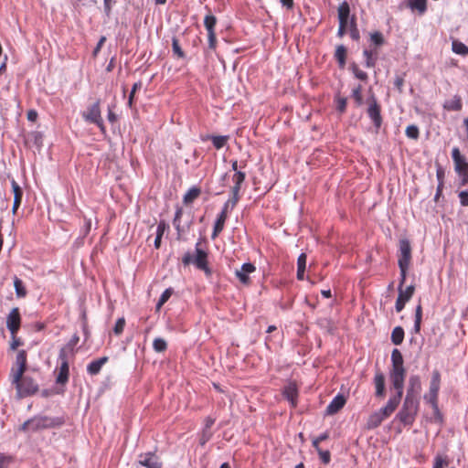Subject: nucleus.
<instances>
[{"instance_id": "nucleus-1", "label": "nucleus", "mask_w": 468, "mask_h": 468, "mask_svg": "<svg viewBox=\"0 0 468 468\" xmlns=\"http://www.w3.org/2000/svg\"><path fill=\"white\" fill-rule=\"evenodd\" d=\"M63 424V419L60 417L35 416L25 421L19 428L22 431L36 432L41 430L59 427Z\"/></svg>"}, {"instance_id": "nucleus-2", "label": "nucleus", "mask_w": 468, "mask_h": 468, "mask_svg": "<svg viewBox=\"0 0 468 468\" xmlns=\"http://www.w3.org/2000/svg\"><path fill=\"white\" fill-rule=\"evenodd\" d=\"M195 255L190 252L185 253L182 262L185 266L193 263L198 270L203 271L207 276L211 275V270L208 267L207 252L200 248V242H197L195 246Z\"/></svg>"}, {"instance_id": "nucleus-3", "label": "nucleus", "mask_w": 468, "mask_h": 468, "mask_svg": "<svg viewBox=\"0 0 468 468\" xmlns=\"http://www.w3.org/2000/svg\"><path fill=\"white\" fill-rule=\"evenodd\" d=\"M418 399L405 397L403 406L398 413L399 420L404 424H411L418 410Z\"/></svg>"}, {"instance_id": "nucleus-4", "label": "nucleus", "mask_w": 468, "mask_h": 468, "mask_svg": "<svg viewBox=\"0 0 468 468\" xmlns=\"http://www.w3.org/2000/svg\"><path fill=\"white\" fill-rule=\"evenodd\" d=\"M85 122L96 124L101 132H105V127L101 113L100 100L90 105L85 112L81 113Z\"/></svg>"}, {"instance_id": "nucleus-5", "label": "nucleus", "mask_w": 468, "mask_h": 468, "mask_svg": "<svg viewBox=\"0 0 468 468\" xmlns=\"http://www.w3.org/2000/svg\"><path fill=\"white\" fill-rule=\"evenodd\" d=\"M405 374V368H391L389 373L392 387L396 390L394 396H399V398H402L403 395Z\"/></svg>"}, {"instance_id": "nucleus-6", "label": "nucleus", "mask_w": 468, "mask_h": 468, "mask_svg": "<svg viewBox=\"0 0 468 468\" xmlns=\"http://www.w3.org/2000/svg\"><path fill=\"white\" fill-rule=\"evenodd\" d=\"M58 361L60 363L58 373L56 378V382L58 384H66L69 380V361H68V353L66 347H62L59 350L58 354Z\"/></svg>"}, {"instance_id": "nucleus-7", "label": "nucleus", "mask_w": 468, "mask_h": 468, "mask_svg": "<svg viewBox=\"0 0 468 468\" xmlns=\"http://www.w3.org/2000/svg\"><path fill=\"white\" fill-rule=\"evenodd\" d=\"M16 368L11 370V382H17L27 369V352L25 350H19L16 357Z\"/></svg>"}, {"instance_id": "nucleus-8", "label": "nucleus", "mask_w": 468, "mask_h": 468, "mask_svg": "<svg viewBox=\"0 0 468 468\" xmlns=\"http://www.w3.org/2000/svg\"><path fill=\"white\" fill-rule=\"evenodd\" d=\"M20 397L34 394L37 391V386L31 378H20L17 382H12Z\"/></svg>"}, {"instance_id": "nucleus-9", "label": "nucleus", "mask_w": 468, "mask_h": 468, "mask_svg": "<svg viewBox=\"0 0 468 468\" xmlns=\"http://www.w3.org/2000/svg\"><path fill=\"white\" fill-rule=\"evenodd\" d=\"M441 376L438 371L432 373L430 383L429 394L425 396L426 400L432 406L437 407L438 393L440 390Z\"/></svg>"}, {"instance_id": "nucleus-10", "label": "nucleus", "mask_w": 468, "mask_h": 468, "mask_svg": "<svg viewBox=\"0 0 468 468\" xmlns=\"http://www.w3.org/2000/svg\"><path fill=\"white\" fill-rule=\"evenodd\" d=\"M229 207L233 208L232 207V198L229 199L224 204L221 212L218 214V218H217V219L215 221V224H214L212 239L217 238L218 235L223 230L224 225H225V221H226V219L228 218V211H229Z\"/></svg>"}, {"instance_id": "nucleus-11", "label": "nucleus", "mask_w": 468, "mask_h": 468, "mask_svg": "<svg viewBox=\"0 0 468 468\" xmlns=\"http://www.w3.org/2000/svg\"><path fill=\"white\" fill-rule=\"evenodd\" d=\"M411 260V246L407 239L399 240V265H410Z\"/></svg>"}, {"instance_id": "nucleus-12", "label": "nucleus", "mask_w": 468, "mask_h": 468, "mask_svg": "<svg viewBox=\"0 0 468 468\" xmlns=\"http://www.w3.org/2000/svg\"><path fill=\"white\" fill-rule=\"evenodd\" d=\"M245 173L244 172H236L232 176V181L234 183V186L231 189L232 194V207L236 206L239 199V190L241 187L242 183L245 180Z\"/></svg>"}, {"instance_id": "nucleus-13", "label": "nucleus", "mask_w": 468, "mask_h": 468, "mask_svg": "<svg viewBox=\"0 0 468 468\" xmlns=\"http://www.w3.org/2000/svg\"><path fill=\"white\" fill-rule=\"evenodd\" d=\"M6 327L14 336L20 327V314L18 308H13L6 318Z\"/></svg>"}, {"instance_id": "nucleus-14", "label": "nucleus", "mask_w": 468, "mask_h": 468, "mask_svg": "<svg viewBox=\"0 0 468 468\" xmlns=\"http://www.w3.org/2000/svg\"><path fill=\"white\" fill-rule=\"evenodd\" d=\"M421 390L420 378L417 375L410 376L409 378V385L407 388L406 397L410 399H417Z\"/></svg>"}, {"instance_id": "nucleus-15", "label": "nucleus", "mask_w": 468, "mask_h": 468, "mask_svg": "<svg viewBox=\"0 0 468 468\" xmlns=\"http://www.w3.org/2000/svg\"><path fill=\"white\" fill-rule=\"evenodd\" d=\"M400 400L401 398H399V396H392L388 400L386 406L377 411L381 415V417L384 420H386L395 411Z\"/></svg>"}, {"instance_id": "nucleus-16", "label": "nucleus", "mask_w": 468, "mask_h": 468, "mask_svg": "<svg viewBox=\"0 0 468 468\" xmlns=\"http://www.w3.org/2000/svg\"><path fill=\"white\" fill-rule=\"evenodd\" d=\"M367 114L369 118L372 120L375 127L378 129L381 126L382 118L380 115V108L377 103L375 98H372V102L369 104V107L367 109Z\"/></svg>"}, {"instance_id": "nucleus-17", "label": "nucleus", "mask_w": 468, "mask_h": 468, "mask_svg": "<svg viewBox=\"0 0 468 468\" xmlns=\"http://www.w3.org/2000/svg\"><path fill=\"white\" fill-rule=\"evenodd\" d=\"M139 463L147 468H160L161 463L158 457L153 452H146L139 455Z\"/></svg>"}, {"instance_id": "nucleus-18", "label": "nucleus", "mask_w": 468, "mask_h": 468, "mask_svg": "<svg viewBox=\"0 0 468 468\" xmlns=\"http://www.w3.org/2000/svg\"><path fill=\"white\" fill-rule=\"evenodd\" d=\"M256 270L255 266L250 262L243 263L239 270H237L235 274L239 282L243 284H247L250 282L249 275L254 272Z\"/></svg>"}, {"instance_id": "nucleus-19", "label": "nucleus", "mask_w": 468, "mask_h": 468, "mask_svg": "<svg viewBox=\"0 0 468 468\" xmlns=\"http://www.w3.org/2000/svg\"><path fill=\"white\" fill-rule=\"evenodd\" d=\"M346 401L345 396L341 394L336 395L326 407L325 413L327 415L337 413L345 406Z\"/></svg>"}, {"instance_id": "nucleus-20", "label": "nucleus", "mask_w": 468, "mask_h": 468, "mask_svg": "<svg viewBox=\"0 0 468 468\" xmlns=\"http://www.w3.org/2000/svg\"><path fill=\"white\" fill-rule=\"evenodd\" d=\"M11 186L14 193V203L12 211L14 214H16L22 202L23 190L14 179H12L11 181Z\"/></svg>"}, {"instance_id": "nucleus-21", "label": "nucleus", "mask_w": 468, "mask_h": 468, "mask_svg": "<svg viewBox=\"0 0 468 468\" xmlns=\"http://www.w3.org/2000/svg\"><path fill=\"white\" fill-rule=\"evenodd\" d=\"M374 385L376 388V397L383 398L385 396V376L382 372H376L374 377Z\"/></svg>"}, {"instance_id": "nucleus-22", "label": "nucleus", "mask_w": 468, "mask_h": 468, "mask_svg": "<svg viewBox=\"0 0 468 468\" xmlns=\"http://www.w3.org/2000/svg\"><path fill=\"white\" fill-rule=\"evenodd\" d=\"M107 361H108L107 356H102L96 360L91 361L87 366L88 374H90V376L98 375L100 373V371L101 370V367L107 363Z\"/></svg>"}, {"instance_id": "nucleus-23", "label": "nucleus", "mask_w": 468, "mask_h": 468, "mask_svg": "<svg viewBox=\"0 0 468 468\" xmlns=\"http://www.w3.org/2000/svg\"><path fill=\"white\" fill-rule=\"evenodd\" d=\"M454 171L460 177V186H466L468 184V163L464 162L463 164L455 165Z\"/></svg>"}, {"instance_id": "nucleus-24", "label": "nucleus", "mask_w": 468, "mask_h": 468, "mask_svg": "<svg viewBox=\"0 0 468 468\" xmlns=\"http://www.w3.org/2000/svg\"><path fill=\"white\" fill-rule=\"evenodd\" d=\"M443 108L447 111H461L463 108L461 97L459 95H454L452 99L445 101Z\"/></svg>"}, {"instance_id": "nucleus-25", "label": "nucleus", "mask_w": 468, "mask_h": 468, "mask_svg": "<svg viewBox=\"0 0 468 468\" xmlns=\"http://www.w3.org/2000/svg\"><path fill=\"white\" fill-rule=\"evenodd\" d=\"M407 6L412 11L423 15L427 10V0H406Z\"/></svg>"}, {"instance_id": "nucleus-26", "label": "nucleus", "mask_w": 468, "mask_h": 468, "mask_svg": "<svg viewBox=\"0 0 468 468\" xmlns=\"http://www.w3.org/2000/svg\"><path fill=\"white\" fill-rule=\"evenodd\" d=\"M363 56L365 58V66L367 68H374L378 59V49H365L363 51Z\"/></svg>"}, {"instance_id": "nucleus-27", "label": "nucleus", "mask_w": 468, "mask_h": 468, "mask_svg": "<svg viewBox=\"0 0 468 468\" xmlns=\"http://www.w3.org/2000/svg\"><path fill=\"white\" fill-rule=\"evenodd\" d=\"M350 15V8L346 2L342 3L338 7L339 25L347 26Z\"/></svg>"}, {"instance_id": "nucleus-28", "label": "nucleus", "mask_w": 468, "mask_h": 468, "mask_svg": "<svg viewBox=\"0 0 468 468\" xmlns=\"http://www.w3.org/2000/svg\"><path fill=\"white\" fill-rule=\"evenodd\" d=\"M282 395L291 402L292 407L296 406L297 388L294 384L287 385L282 391Z\"/></svg>"}, {"instance_id": "nucleus-29", "label": "nucleus", "mask_w": 468, "mask_h": 468, "mask_svg": "<svg viewBox=\"0 0 468 468\" xmlns=\"http://www.w3.org/2000/svg\"><path fill=\"white\" fill-rule=\"evenodd\" d=\"M383 420L384 419L381 417V415L378 411H375L368 417L367 421V428L368 430L376 429L381 424Z\"/></svg>"}, {"instance_id": "nucleus-30", "label": "nucleus", "mask_w": 468, "mask_h": 468, "mask_svg": "<svg viewBox=\"0 0 468 468\" xmlns=\"http://www.w3.org/2000/svg\"><path fill=\"white\" fill-rule=\"evenodd\" d=\"M391 363H392V368H404L403 366V356L402 354L399 349H393L391 353Z\"/></svg>"}, {"instance_id": "nucleus-31", "label": "nucleus", "mask_w": 468, "mask_h": 468, "mask_svg": "<svg viewBox=\"0 0 468 468\" xmlns=\"http://www.w3.org/2000/svg\"><path fill=\"white\" fill-rule=\"evenodd\" d=\"M421 321H422V307L420 304H418L415 309V319H414V325L412 328V333H414V334L420 333Z\"/></svg>"}, {"instance_id": "nucleus-32", "label": "nucleus", "mask_w": 468, "mask_h": 468, "mask_svg": "<svg viewBox=\"0 0 468 468\" xmlns=\"http://www.w3.org/2000/svg\"><path fill=\"white\" fill-rule=\"evenodd\" d=\"M335 58L338 61L339 67L343 69L346 65V48H345V46L339 45L336 47Z\"/></svg>"}, {"instance_id": "nucleus-33", "label": "nucleus", "mask_w": 468, "mask_h": 468, "mask_svg": "<svg viewBox=\"0 0 468 468\" xmlns=\"http://www.w3.org/2000/svg\"><path fill=\"white\" fill-rule=\"evenodd\" d=\"M306 267V255L304 253L300 254L297 259V279L303 280L304 271Z\"/></svg>"}, {"instance_id": "nucleus-34", "label": "nucleus", "mask_w": 468, "mask_h": 468, "mask_svg": "<svg viewBox=\"0 0 468 468\" xmlns=\"http://www.w3.org/2000/svg\"><path fill=\"white\" fill-rule=\"evenodd\" d=\"M399 298H402V300L409 302L410 298L412 297L415 287L413 285H409L405 289H403V286H399Z\"/></svg>"}, {"instance_id": "nucleus-35", "label": "nucleus", "mask_w": 468, "mask_h": 468, "mask_svg": "<svg viewBox=\"0 0 468 468\" xmlns=\"http://www.w3.org/2000/svg\"><path fill=\"white\" fill-rule=\"evenodd\" d=\"M404 330L401 326H396L391 333V341L394 345L399 346L403 342Z\"/></svg>"}, {"instance_id": "nucleus-36", "label": "nucleus", "mask_w": 468, "mask_h": 468, "mask_svg": "<svg viewBox=\"0 0 468 468\" xmlns=\"http://www.w3.org/2000/svg\"><path fill=\"white\" fill-rule=\"evenodd\" d=\"M200 195V189L197 186H193L188 189V191L184 196V203L190 204L192 203L198 196Z\"/></svg>"}, {"instance_id": "nucleus-37", "label": "nucleus", "mask_w": 468, "mask_h": 468, "mask_svg": "<svg viewBox=\"0 0 468 468\" xmlns=\"http://www.w3.org/2000/svg\"><path fill=\"white\" fill-rule=\"evenodd\" d=\"M452 49L454 53H456L458 55H462V56L468 55V47L461 41L453 40L452 43Z\"/></svg>"}, {"instance_id": "nucleus-38", "label": "nucleus", "mask_w": 468, "mask_h": 468, "mask_svg": "<svg viewBox=\"0 0 468 468\" xmlns=\"http://www.w3.org/2000/svg\"><path fill=\"white\" fill-rule=\"evenodd\" d=\"M217 24V18L213 15H207L204 18V26L207 33L215 32V26Z\"/></svg>"}, {"instance_id": "nucleus-39", "label": "nucleus", "mask_w": 468, "mask_h": 468, "mask_svg": "<svg viewBox=\"0 0 468 468\" xmlns=\"http://www.w3.org/2000/svg\"><path fill=\"white\" fill-rule=\"evenodd\" d=\"M14 287L16 293L18 297H24L27 294L26 288L23 285V282L18 279L17 277H15L14 279Z\"/></svg>"}, {"instance_id": "nucleus-40", "label": "nucleus", "mask_w": 468, "mask_h": 468, "mask_svg": "<svg viewBox=\"0 0 468 468\" xmlns=\"http://www.w3.org/2000/svg\"><path fill=\"white\" fill-rule=\"evenodd\" d=\"M172 50L175 56L177 58H185V52L180 47L179 41L176 37L172 38Z\"/></svg>"}, {"instance_id": "nucleus-41", "label": "nucleus", "mask_w": 468, "mask_h": 468, "mask_svg": "<svg viewBox=\"0 0 468 468\" xmlns=\"http://www.w3.org/2000/svg\"><path fill=\"white\" fill-rule=\"evenodd\" d=\"M167 347V344L165 339L157 337L153 342V348L155 352H164Z\"/></svg>"}, {"instance_id": "nucleus-42", "label": "nucleus", "mask_w": 468, "mask_h": 468, "mask_svg": "<svg viewBox=\"0 0 468 468\" xmlns=\"http://www.w3.org/2000/svg\"><path fill=\"white\" fill-rule=\"evenodd\" d=\"M228 139V136L223 135L211 136L212 144L216 149H221L227 144Z\"/></svg>"}, {"instance_id": "nucleus-43", "label": "nucleus", "mask_w": 468, "mask_h": 468, "mask_svg": "<svg viewBox=\"0 0 468 468\" xmlns=\"http://www.w3.org/2000/svg\"><path fill=\"white\" fill-rule=\"evenodd\" d=\"M172 293L173 290L171 288H168L163 292L156 304L157 310H159L168 301Z\"/></svg>"}, {"instance_id": "nucleus-44", "label": "nucleus", "mask_w": 468, "mask_h": 468, "mask_svg": "<svg viewBox=\"0 0 468 468\" xmlns=\"http://www.w3.org/2000/svg\"><path fill=\"white\" fill-rule=\"evenodd\" d=\"M370 40L376 46H382L385 42L384 37L381 32L376 31L370 34Z\"/></svg>"}, {"instance_id": "nucleus-45", "label": "nucleus", "mask_w": 468, "mask_h": 468, "mask_svg": "<svg viewBox=\"0 0 468 468\" xmlns=\"http://www.w3.org/2000/svg\"><path fill=\"white\" fill-rule=\"evenodd\" d=\"M405 133H406L407 137H409L410 139L417 140L420 135V131H419L418 126L411 124L406 128Z\"/></svg>"}, {"instance_id": "nucleus-46", "label": "nucleus", "mask_w": 468, "mask_h": 468, "mask_svg": "<svg viewBox=\"0 0 468 468\" xmlns=\"http://www.w3.org/2000/svg\"><path fill=\"white\" fill-rule=\"evenodd\" d=\"M452 158L453 160L454 166L466 162L465 158L461 154L458 147H454L452 150Z\"/></svg>"}, {"instance_id": "nucleus-47", "label": "nucleus", "mask_w": 468, "mask_h": 468, "mask_svg": "<svg viewBox=\"0 0 468 468\" xmlns=\"http://www.w3.org/2000/svg\"><path fill=\"white\" fill-rule=\"evenodd\" d=\"M361 92H362L361 85H357V87L354 88L352 90V97L357 105H361L363 103V97H362Z\"/></svg>"}, {"instance_id": "nucleus-48", "label": "nucleus", "mask_w": 468, "mask_h": 468, "mask_svg": "<svg viewBox=\"0 0 468 468\" xmlns=\"http://www.w3.org/2000/svg\"><path fill=\"white\" fill-rule=\"evenodd\" d=\"M351 70L354 73L355 77L357 78L360 80H367V74L361 70L356 64H353L351 66Z\"/></svg>"}, {"instance_id": "nucleus-49", "label": "nucleus", "mask_w": 468, "mask_h": 468, "mask_svg": "<svg viewBox=\"0 0 468 468\" xmlns=\"http://www.w3.org/2000/svg\"><path fill=\"white\" fill-rule=\"evenodd\" d=\"M319 454L320 460L323 463L327 464L331 461V454L328 451H324L321 448L315 449Z\"/></svg>"}, {"instance_id": "nucleus-50", "label": "nucleus", "mask_w": 468, "mask_h": 468, "mask_svg": "<svg viewBox=\"0 0 468 468\" xmlns=\"http://www.w3.org/2000/svg\"><path fill=\"white\" fill-rule=\"evenodd\" d=\"M350 37L354 40H358L360 37L359 31L356 27V21L354 18L351 19V23H350Z\"/></svg>"}, {"instance_id": "nucleus-51", "label": "nucleus", "mask_w": 468, "mask_h": 468, "mask_svg": "<svg viewBox=\"0 0 468 468\" xmlns=\"http://www.w3.org/2000/svg\"><path fill=\"white\" fill-rule=\"evenodd\" d=\"M329 437L328 432H324L320 434L318 437L313 439L312 445L314 449H319V443L323 441L327 440Z\"/></svg>"}, {"instance_id": "nucleus-52", "label": "nucleus", "mask_w": 468, "mask_h": 468, "mask_svg": "<svg viewBox=\"0 0 468 468\" xmlns=\"http://www.w3.org/2000/svg\"><path fill=\"white\" fill-rule=\"evenodd\" d=\"M124 325H125V320L123 317H121L119 318L116 323H115V325L113 327V332L116 334V335H120L122 333L123 329H124Z\"/></svg>"}, {"instance_id": "nucleus-53", "label": "nucleus", "mask_w": 468, "mask_h": 468, "mask_svg": "<svg viewBox=\"0 0 468 468\" xmlns=\"http://www.w3.org/2000/svg\"><path fill=\"white\" fill-rule=\"evenodd\" d=\"M183 214V209L181 207H177L175 213V218L173 220L174 227L179 231L180 229V219Z\"/></svg>"}, {"instance_id": "nucleus-54", "label": "nucleus", "mask_w": 468, "mask_h": 468, "mask_svg": "<svg viewBox=\"0 0 468 468\" xmlns=\"http://www.w3.org/2000/svg\"><path fill=\"white\" fill-rule=\"evenodd\" d=\"M13 462V457L0 453V468H7L8 464Z\"/></svg>"}, {"instance_id": "nucleus-55", "label": "nucleus", "mask_w": 468, "mask_h": 468, "mask_svg": "<svg viewBox=\"0 0 468 468\" xmlns=\"http://www.w3.org/2000/svg\"><path fill=\"white\" fill-rule=\"evenodd\" d=\"M448 462L445 458L441 455H437L434 459V463L432 468H442L443 465H447Z\"/></svg>"}, {"instance_id": "nucleus-56", "label": "nucleus", "mask_w": 468, "mask_h": 468, "mask_svg": "<svg viewBox=\"0 0 468 468\" xmlns=\"http://www.w3.org/2000/svg\"><path fill=\"white\" fill-rule=\"evenodd\" d=\"M399 270H400V280H399V286H403L405 281H406V276H407V271L410 267V265H399Z\"/></svg>"}, {"instance_id": "nucleus-57", "label": "nucleus", "mask_w": 468, "mask_h": 468, "mask_svg": "<svg viewBox=\"0 0 468 468\" xmlns=\"http://www.w3.org/2000/svg\"><path fill=\"white\" fill-rule=\"evenodd\" d=\"M212 437V431L208 430H203L200 437V444L205 445Z\"/></svg>"}, {"instance_id": "nucleus-58", "label": "nucleus", "mask_w": 468, "mask_h": 468, "mask_svg": "<svg viewBox=\"0 0 468 468\" xmlns=\"http://www.w3.org/2000/svg\"><path fill=\"white\" fill-rule=\"evenodd\" d=\"M168 229L165 220H161L156 228V236L163 237L165 231Z\"/></svg>"}, {"instance_id": "nucleus-59", "label": "nucleus", "mask_w": 468, "mask_h": 468, "mask_svg": "<svg viewBox=\"0 0 468 468\" xmlns=\"http://www.w3.org/2000/svg\"><path fill=\"white\" fill-rule=\"evenodd\" d=\"M207 38H208V47H209V48L215 49L216 48V45H217L216 33L215 32L207 33Z\"/></svg>"}, {"instance_id": "nucleus-60", "label": "nucleus", "mask_w": 468, "mask_h": 468, "mask_svg": "<svg viewBox=\"0 0 468 468\" xmlns=\"http://www.w3.org/2000/svg\"><path fill=\"white\" fill-rule=\"evenodd\" d=\"M141 88V82H136L133 85V88H132V90L130 92V95H129V100H128V105L131 107L132 104H133V96H134V93L135 91Z\"/></svg>"}, {"instance_id": "nucleus-61", "label": "nucleus", "mask_w": 468, "mask_h": 468, "mask_svg": "<svg viewBox=\"0 0 468 468\" xmlns=\"http://www.w3.org/2000/svg\"><path fill=\"white\" fill-rule=\"evenodd\" d=\"M458 196L461 205L468 207V191H461Z\"/></svg>"}, {"instance_id": "nucleus-62", "label": "nucleus", "mask_w": 468, "mask_h": 468, "mask_svg": "<svg viewBox=\"0 0 468 468\" xmlns=\"http://www.w3.org/2000/svg\"><path fill=\"white\" fill-rule=\"evenodd\" d=\"M444 175L445 173L443 168L441 165H438L436 170V177L438 180V184H441V182L444 184Z\"/></svg>"}, {"instance_id": "nucleus-63", "label": "nucleus", "mask_w": 468, "mask_h": 468, "mask_svg": "<svg viewBox=\"0 0 468 468\" xmlns=\"http://www.w3.org/2000/svg\"><path fill=\"white\" fill-rule=\"evenodd\" d=\"M406 303L407 302L402 300V298L398 297L397 301H396V303H395L396 311L398 313H400L404 309Z\"/></svg>"}, {"instance_id": "nucleus-64", "label": "nucleus", "mask_w": 468, "mask_h": 468, "mask_svg": "<svg viewBox=\"0 0 468 468\" xmlns=\"http://www.w3.org/2000/svg\"><path fill=\"white\" fill-rule=\"evenodd\" d=\"M114 3H115L114 0H103L104 12L106 13L107 16L110 15V13L112 11V7Z\"/></svg>"}]
</instances>
